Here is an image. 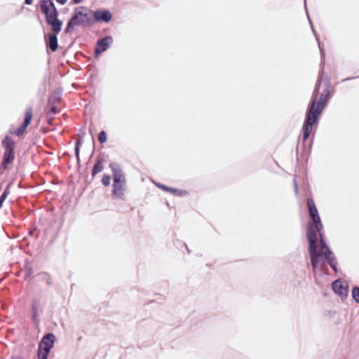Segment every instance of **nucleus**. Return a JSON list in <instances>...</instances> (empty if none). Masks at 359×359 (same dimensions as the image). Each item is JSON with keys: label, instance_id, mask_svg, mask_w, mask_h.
<instances>
[{"label": "nucleus", "instance_id": "nucleus-33", "mask_svg": "<svg viewBox=\"0 0 359 359\" xmlns=\"http://www.w3.org/2000/svg\"><path fill=\"white\" fill-rule=\"evenodd\" d=\"M325 85V88H328L330 90V88L331 86V80L328 76H324V74L323 75V81Z\"/></svg>", "mask_w": 359, "mask_h": 359}, {"label": "nucleus", "instance_id": "nucleus-22", "mask_svg": "<svg viewBox=\"0 0 359 359\" xmlns=\"http://www.w3.org/2000/svg\"><path fill=\"white\" fill-rule=\"evenodd\" d=\"M320 252L322 254V259L324 258L325 260L328 259L329 257L335 256L334 252L328 245L321 248V251Z\"/></svg>", "mask_w": 359, "mask_h": 359}, {"label": "nucleus", "instance_id": "nucleus-12", "mask_svg": "<svg viewBox=\"0 0 359 359\" xmlns=\"http://www.w3.org/2000/svg\"><path fill=\"white\" fill-rule=\"evenodd\" d=\"M40 9L45 18L58 13L57 9L52 0H41Z\"/></svg>", "mask_w": 359, "mask_h": 359}, {"label": "nucleus", "instance_id": "nucleus-25", "mask_svg": "<svg viewBox=\"0 0 359 359\" xmlns=\"http://www.w3.org/2000/svg\"><path fill=\"white\" fill-rule=\"evenodd\" d=\"M82 140H77L75 142L74 153L77 163H80V147L82 145Z\"/></svg>", "mask_w": 359, "mask_h": 359}, {"label": "nucleus", "instance_id": "nucleus-8", "mask_svg": "<svg viewBox=\"0 0 359 359\" xmlns=\"http://www.w3.org/2000/svg\"><path fill=\"white\" fill-rule=\"evenodd\" d=\"M318 121L319 118L306 111L305 119L302 126L303 142H306L311 133L316 130Z\"/></svg>", "mask_w": 359, "mask_h": 359}, {"label": "nucleus", "instance_id": "nucleus-10", "mask_svg": "<svg viewBox=\"0 0 359 359\" xmlns=\"http://www.w3.org/2000/svg\"><path fill=\"white\" fill-rule=\"evenodd\" d=\"M93 25L95 22H104L109 23L112 19V14L108 9L93 11Z\"/></svg>", "mask_w": 359, "mask_h": 359}, {"label": "nucleus", "instance_id": "nucleus-2", "mask_svg": "<svg viewBox=\"0 0 359 359\" xmlns=\"http://www.w3.org/2000/svg\"><path fill=\"white\" fill-rule=\"evenodd\" d=\"M109 166L111 170L113 177L111 197L116 200L121 199L125 194L126 180L118 163L111 162Z\"/></svg>", "mask_w": 359, "mask_h": 359}, {"label": "nucleus", "instance_id": "nucleus-32", "mask_svg": "<svg viewBox=\"0 0 359 359\" xmlns=\"http://www.w3.org/2000/svg\"><path fill=\"white\" fill-rule=\"evenodd\" d=\"M51 107L49 109V111H48V116H53L55 114H56L58 111H57V107L55 106V104H50Z\"/></svg>", "mask_w": 359, "mask_h": 359}, {"label": "nucleus", "instance_id": "nucleus-36", "mask_svg": "<svg viewBox=\"0 0 359 359\" xmlns=\"http://www.w3.org/2000/svg\"><path fill=\"white\" fill-rule=\"evenodd\" d=\"M33 0H25L24 4L25 5H31L32 4Z\"/></svg>", "mask_w": 359, "mask_h": 359}, {"label": "nucleus", "instance_id": "nucleus-35", "mask_svg": "<svg viewBox=\"0 0 359 359\" xmlns=\"http://www.w3.org/2000/svg\"><path fill=\"white\" fill-rule=\"evenodd\" d=\"M56 2L60 5H65L68 0H55Z\"/></svg>", "mask_w": 359, "mask_h": 359}, {"label": "nucleus", "instance_id": "nucleus-37", "mask_svg": "<svg viewBox=\"0 0 359 359\" xmlns=\"http://www.w3.org/2000/svg\"><path fill=\"white\" fill-rule=\"evenodd\" d=\"M83 0H72V2L74 4H79L80 3H81Z\"/></svg>", "mask_w": 359, "mask_h": 359}, {"label": "nucleus", "instance_id": "nucleus-5", "mask_svg": "<svg viewBox=\"0 0 359 359\" xmlns=\"http://www.w3.org/2000/svg\"><path fill=\"white\" fill-rule=\"evenodd\" d=\"M93 10L86 6H79L74 8L72 18L77 27H91L93 26Z\"/></svg>", "mask_w": 359, "mask_h": 359}, {"label": "nucleus", "instance_id": "nucleus-13", "mask_svg": "<svg viewBox=\"0 0 359 359\" xmlns=\"http://www.w3.org/2000/svg\"><path fill=\"white\" fill-rule=\"evenodd\" d=\"M33 116V111L32 107H29L25 113V116L23 120V122L20 124V126L18 127V128L15 130V134L20 137L21 136L28 127V126L30 124L32 118Z\"/></svg>", "mask_w": 359, "mask_h": 359}, {"label": "nucleus", "instance_id": "nucleus-11", "mask_svg": "<svg viewBox=\"0 0 359 359\" xmlns=\"http://www.w3.org/2000/svg\"><path fill=\"white\" fill-rule=\"evenodd\" d=\"M59 13H55L48 18H45L46 22L50 27L51 33L60 34L63 22L58 18Z\"/></svg>", "mask_w": 359, "mask_h": 359}, {"label": "nucleus", "instance_id": "nucleus-23", "mask_svg": "<svg viewBox=\"0 0 359 359\" xmlns=\"http://www.w3.org/2000/svg\"><path fill=\"white\" fill-rule=\"evenodd\" d=\"M320 252L322 254V259L324 258L325 260L328 259L329 257L335 256L334 252L328 245L321 248V251Z\"/></svg>", "mask_w": 359, "mask_h": 359}, {"label": "nucleus", "instance_id": "nucleus-18", "mask_svg": "<svg viewBox=\"0 0 359 359\" xmlns=\"http://www.w3.org/2000/svg\"><path fill=\"white\" fill-rule=\"evenodd\" d=\"M155 184L158 188H159L165 191L170 192L172 194H173L175 196H182L184 194L187 193L186 191L178 189L173 188V187H168L161 183H156Z\"/></svg>", "mask_w": 359, "mask_h": 359}, {"label": "nucleus", "instance_id": "nucleus-29", "mask_svg": "<svg viewBox=\"0 0 359 359\" xmlns=\"http://www.w3.org/2000/svg\"><path fill=\"white\" fill-rule=\"evenodd\" d=\"M107 135L104 130H101L98 134V140L100 143L103 144L107 142Z\"/></svg>", "mask_w": 359, "mask_h": 359}, {"label": "nucleus", "instance_id": "nucleus-16", "mask_svg": "<svg viewBox=\"0 0 359 359\" xmlns=\"http://www.w3.org/2000/svg\"><path fill=\"white\" fill-rule=\"evenodd\" d=\"M332 287L333 291L341 298L346 297L348 294V287L342 284L340 279L335 280L332 284Z\"/></svg>", "mask_w": 359, "mask_h": 359}, {"label": "nucleus", "instance_id": "nucleus-26", "mask_svg": "<svg viewBox=\"0 0 359 359\" xmlns=\"http://www.w3.org/2000/svg\"><path fill=\"white\" fill-rule=\"evenodd\" d=\"M74 27H77L76 26V24L75 23V22L74 21V20L72 19V18L71 17L67 23V26H66V28L65 29V33H69L70 32Z\"/></svg>", "mask_w": 359, "mask_h": 359}, {"label": "nucleus", "instance_id": "nucleus-14", "mask_svg": "<svg viewBox=\"0 0 359 359\" xmlns=\"http://www.w3.org/2000/svg\"><path fill=\"white\" fill-rule=\"evenodd\" d=\"M58 34H59L50 33L44 36L46 48H49L52 52H55L58 48Z\"/></svg>", "mask_w": 359, "mask_h": 359}, {"label": "nucleus", "instance_id": "nucleus-7", "mask_svg": "<svg viewBox=\"0 0 359 359\" xmlns=\"http://www.w3.org/2000/svg\"><path fill=\"white\" fill-rule=\"evenodd\" d=\"M55 341V334L52 332L46 334L41 339L37 355L39 359H48L51 348L53 347Z\"/></svg>", "mask_w": 359, "mask_h": 359}, {"label": "nucleus", "instance_id": "nucleus-6", "mask_svg": "<svg viewBox=\"0 0 359 359\" xmlns=\"http://www.w3.org/2000/svg\"><path fill=\"white\" fill-rule=\"evenodd\" d=\"M2 147L5 151L3 155V159L1 163V168L7 169L8 165L11 164L15 159V142L9 135H6L1 141Z\"/></svg>", "mask_w": 359, "mask_h": 359}, {"label": "nucleus", "instance_id": "nucleus-38", "mask_svg": "<svg viewBox=\"0 0 359 359\" xmlns=\"http://www.w3.org/2000/svg\"><path fill=\"white\" fill-rule=\"evenodd\" d=\"M182 245L186 248V250L188 253H191V250L188 248L187 245L185 243H182Z\"/></svg>", "mask_w": 359, "mask_h": 359}, {"label": "nucleus", "instance_id": "nucleus-31", "mask_svg": "<svg viewBox=\"0 0 359 359\" xmlns=\"http://www.w3.org/2000/svg\"><path fill=\"white\" fill-rule=\"evenodd\" d=\"M33 274V269L31 266L26 267L25 272V280H28L29 277H31Z\"/></svg>", "mask_w": 359, "mask_h": 359}, {"label": "nucleus", "instance_id": "nucleus-20", "mask_svg": "<svg viewBox=\"0 0 359 359\" xmlns=\"http://www.w3.org/2000/svg\"><path fill=\"white\" fill-rule=\"evenodd\" d=\"M103 168H104V167L102 165V160H100V159L97 160L92 168V171H91L92 176L95 177L97 174H98L99 172L102 171Z\"/></svg>", "mask_w": 359, "mask_h": 359}, {"label": "nucleus", "instance_id": "nucleus-1", "mask_svg": "<svg viewBox=\"0 0 359 359\" xmlns=\"http://www.w3.org/2000/svg\"><path fill=\"white\" fill-rule=\"evenodd\" d=\"M313 243L309 241V238L306 237L308 242V252L311 260V264L313 270L320 269V271L324 270L323 264H321L322 254L318 250V241H319L320 249L327 246V243L325 239V236L323 232V228L320 231L313 229Z\"/></svg>", "mask_w": 359, "mask_h": 359}, {"label": "nucleus", "instance_id": "nucleus-3", "mask_svg": "<svg viewBox=\"0 0 359 359\" xmlns=\"http://www.w3.org/2000/svg\"><path fill=\"white\" fill-rule=\"evenodd\" d=\"M306 203L311 222L307 224L306 236L309 238V241H311V242L313 243V229H316V230L320 231V229L323 228V224L313 199L312 198H308Z\"/></svg>", "mask_w": 359, "mask_h": 359}, {"label": "nucleus", "instance_id": "nucleus-39", "mask_svg": "<svg viewBox=\"0 0 359 359\" xmlns=\"http://www.w3.org/2000/svg\"><path fill=\"white\" fill-rule=\"evenodd\" d=\"M359 76H354V77H349V78H346L345 79H344L343 81H349V80H352V79H357L358 78Z\"/></svg>", "mask_w": 359, "mask_h": 359}, {"label": "nucleus", "instance_id": "nucleus-19", "mask_svg": "<svg viewBox=\"0 0 359 359\" xmlns=\"http://www.w3.org/2000/svg\"><path fill=\"white\" fill-rule=\"evenodd\" d=\"M323 74H324V70H323V67H322L320 68V72H319L318 79L316 81V85H315V87H314V90L313 91V93H312L311 99H313V98H317L318 97V95L319 91H320V86L321 83L323 81Z\"/></svg>", "mask_w": 359, "mask_h": 359}, {"label": "nucleus", "instance_id": "nucleus-27", "mask_svg": "<svg viewBox=\"0 0 359 359\" xmlns=\"http://www.w3.org/2000/svg\"><path fill=\"white\" fill-rule=\"evenodd\" d=\"M11 184L9 183L7 184L6 187L4 189L3 193L0 196V201H5L8 196L10 194V187Z\"/></svg>", "mask_w": 359, "mask_h": 359}, {"label": "nucleus", "instance_id": "nucleus-24", "mask_svg": "<svg viewBox=\"0 0 359 359\" xmlns=\"http://www.w3.org/2000/svg\"><path fill=\"white\" fill-rule=\"evenodd\" d=\"M325 261H327V262L328 263L330 266L332 268V269L333 270L334 273L337 274V273H338V268H337L338 262H337L336 256L329 257L328 259H325Z\"/></svg>", "mask_w": 359, "mask_h": 359}, {"label": "nucleus", "instance_id": "nucleus-15", "mask_svg": "<svg viewBox=\"0 0 359 359\" xmlns=\"http://www.w3.org/2000/svg\"><path fill=\"white\" fill-rule=\"evenodd\" d=\"M32 319L34 323L37 324L39 322V313L42 311L41 309V302L38 299H34L32 302L31 306Z\"/></svg>", "mask_w": 359, "mask_h": 359}, {"label": "nucleus", "instance_id": "nucleus-17", "mask_svg": "<svg viewBox=\"0 0 359 359\" xmlns=\"http://www.w3.org/2000/svg\"><path fill=\"white\" fill-rule=\"evenodd\" d=\"M304 6H305V9H306V15H307V17H308V19H309V24L311 25V29H312V32L313 33V34L315 35L316 36V39L318 41V47H319V49H320V55H321V66L323 65V63L325 62V52H324V50L321 46V43L319 41V39L316 35V33L314 30V28H313V23L309 18V12H308V9H307V6H306V1L304 0Z\"/></svg>", "mask_w": 359, "mask_h": 359}, {"label": "nucleus", "instance_id": "nucleus-34", "mask_svg": "<svg viewBox=\"0 0 359 359\" xmlns=\"http://www.w3.org/2000/svg\"><path fill=\"white\" fill-rule=\"evenodd\" d=\"M43 274L44 276L43 279L45 280L46 284L48 285H52L53 281H52V279H51L50 275L46 273H43Z\"/></svg>", "mask_w": 359, "mask_h": 359}, {"label": "nucleus", "instance_id": "nucleus-30", "mask_svg": "<svg viewBox=\"0 0 359 359\" xmlns=\"http://www.w3.org/2000/svg\"><path fill=\"white\" fill-rule=\"evenodd\" d=\"M111 177L109 175H104L102 179V184L104 187H108L110 184Z\"/></svg>", "mask_w": 359, "mask_h": 359}, {"label": "nucleus", "instance_id": "nucleus-28", "mask_svg": "<svg viewBox=\"0 0 359 359\" xmlns=\"http://www.w3.org/2000/svg\"><path fill=\"white\" fill-rule=\"evenodd\" d=\"M352 297L353 299L359 304V287L358 286H354L352 288Z\"/></svg>", "mask_w": 359, "mask_h": 359}, {"label": "nucleus", "instance_id": "nucleus-9", "mask_svg": "<svg viewBox=\"0 0 359 359\" xmlns=\"http://www.w3.org/2000/svg\"><path fill=\"white\" fill-rule=\"evenodd\" d=\"M113 42V37L110 35L105 36L98 39L94 49V56L95 57H99L103 52L106 51L111 46Z\"/></svg>", "mask_w": 359, "mask_h": 359}, {"label": "nucleus", "instance_id": "nucleus-41", "mask_svg": "<svg viewBox=\"0 0 359 359\" xmlns=\"http://www.w3.org/2000/svg\"><path fill=\"white\" fill-rule=\"evenodd\" d=\"M4 203V201H0V209L2 208Z\"/></svg>", "mask_w": 359, "mask_h": 359}, {"label": "nucleus", "instance_id": "nucleus-21", "mask_svg": "<svg viewBox=\"0 0 359 359\" xmlns=\"http://www.w3.org/2000/svg\"><path fill=\"white\" fill-rule=\"evenodd\" d=\"M61 93L60 92L55 91L53 93L51 96L48 99L49 104H55L56 103H59L61 100Z\"/></svg>", "mask_w": 359, "mask_h": 359}, {"label": "nucleus", "instance_id": "nucleus-4", "mask_svg": "<svg viewBox=\"0 0 359 359\" xmlns=\"http://www.w3.org/2000/svg\"><path fill=\"white\" fill-rule=\"evenodd\" d=\"M332 94L328 88H325L319 98L311 99L308 104L306 112L320 118Z\"/></svg>", "mask_w": 359, "mask_h": 359}, {"label": "nucleus", "instance_id": "nucleus-40", "mask_svg": "<svg viewBox=\"0 0 359 359\" xmlns=\"http://www.w3.org/2000/svg\"><path fill=\"white\" fill-rule=\"evenodd\" d=\"M294 189H295L296 193H297V191H298V187H297V182H296L295 181H294Z\"/></svg>", "mask_w": 359, "mask_h": 359}]
</instances>
